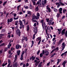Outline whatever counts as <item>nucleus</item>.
<instances>
[{
    "label": "nucleus",
    "instance_id": "obj_26",
    "mask_svg": "<svg viewBox=\"0 0 67 67\" xmlns=\"http://www.w3.org/2000/svg\"><path fill=\"white\" fill-rule=\"evenodd\" d=\"M31 11H27V14H29L30 15H31Z\"/></svg>",
    "mask_w": 67,
    "mask_h": 67
},
{
    "label": "nucleus",
    "instance_id": "obj_54",
    "mask_svg": "<svg viewBox=\"0 0 67 67\" xmlns=\"http://www.w3.org/2000/svg\"><path fill=\"white\" fill-rule=\"evenodd\" d=\"M9 14V13H7L6 14V18H7V17H8V15Z\"/></svg>",
    "mask_w": 67,
    "mask_h": 67
},
{
    "label": "nucleus",
    "instance_id": "obj_52",
    "mask_svg": "<svg viewBox=\"0 0 67 67\" xmlns=\"http://www.w3.org/2000/svg\"><path fill=\"white\" fill-rule=\"evenodd\" d=\"M41 40H40L39 41V42L38 43V45H39V44H40V43H41Z\"/></svg>",
    "mask_w": 67,
    "mask_h": 67
},
{
    "label": "nucleus",
    "instance_id": "obj_45",
    "mask_svg": "<svg viewBox=\"0 0 67 67\" xmlns=\"http://www.w3.org/2000/svg\"><path fill=\"white\" fill-rule=\"evenodd\" d=\"M49 19H46V20L47 21V22H49Z\"/></svg>",
    "mask_w": 67,
    "mask_h": 67
},
{
    "label": "nucleus",
    "instance_id": "obj_11",
    "mask_svg": "<svg viewBox=\"0 0 67 67\" xmlns=\"http://www.w3.org/2000/svg\"><path fill=\"white\" fill-rule=\"evenodd\" d=\"M36 18V16L35 15L33 14L32 16V20H35Z\"/></svg>",
    "mask_w": 67,
    "mask_h": 67
},
{
    "label": "nucleus",
    "instance_id": "obj_48",
    "mask_svg": "<svg viewBox=\"0 0 67 67\" xmlns=\"http://www.w3.org/2000/svg\"><path fill=\"white\" fill-rule=\"evenodd\" d=\"M36 19H39V17L38 16H36Z\"/></svg>",
    "mask_w": 67,
    "mask_h": 67
},
{
    "label": "nucleus",
    "instance_id": "obj_5",
    "mask_svg": "<svg viewBox=\"0 0 67 67\" xmlns=\"http://www.w3.org/2000/svg\"><path fill=\"white\" fill-rule=\"evenodd\" d=\"M7 21L8 24H9V22H12V21H13V18H12L10 19H8Z\"/></svg>",
    "mask_w": 67,
    "mask_h": 67
},
{
    "label": "nucleus",
    "instance_id": "obj_62",
    "mask_svg": "<svg viewBox=\"0 0 67 67\" xmlns=\"http://www.w3.org/2000/svg\"><path fill=\"white\" fill-rule=\"evenodd\" d=\"M65 35L66 36H67V30H66V31Z\"/></svg>",
    "mask_w": 67,
    "mask_h": 67
},
{
    "label": "nucleus",
    "instance_id": "obj_41",
    "mask_svg": "<svg viewBox=\"0 0 67 67\" xmlns=\"http://www.w3.org/2000/svg\"><path fill=\"white\" fill-rule=\"evenodd\" d=\"M24 7L25 9H28V8H29V7H28V6H27L25 7V5H24Z\"/></svg>",
    "mask_w": 67,
    "mask_h": 67
},
{
    "label": "nucleus",
    "instance_id": "obj_35",
    "mask_svg": "<svg viewBox=\"0 0 67 67\" xmlns=\"http://www.w3.org/2000/svg\"><path fill=\"white\" fill-rule=\"evenodd\" d=\"M53 9L54 12H57V9L55 8H54Z\"/></svg>",
    "mask_w": 67,
    "mask_h": 67
},
{
    "label": "nucleus",
    "instance_id": "obj_17",
    "mask_svg": "<svg viewBox=\"0 0 67 67\" xmlns=\"http://www.w3.org/2000/svg\"><path fill=\"white\" fill-rule=\"evenodd\" d=\"M44 54L45 55H47L49 54V52H48V51H44Z\"/></svg>",
    "mask_w": 67,
    "mask_h": 67
},
{
    "label": "nucleus",
    "instance_id": "obj_27",
    "mask_svg": "<svg viewBox=\"0 0 67 67\" xmlns=\"http://www.w3.org/2000/svg\"><path fill=\"white\" fill-rule=\"evenodd\" d=\"M32 44L31 46V48L32 47V46H33V45H34V41H32Z\"/></svg>",
    "mask_w": 67,
    "mask_h": 67
},
{
    "label": "nucleus",
    "instance_id": "obj_20",
    "mask_svg": "<svg viewBox=\"0 0 67 67\" xmlns=\"http://www.w3.org/2000/svg\"><path fill=\"white\" fill-rule=\"evenodd\" d=\"M18 23H19V21L18 20L15 21V25H18Z\"/></svg>",
    "mask_w": 67,
    "mask_h": 67
},
{
    "label": "nucleus",
    "instance_id": "obj_13",
    "mask_svg": "<svg viewBox=\"0 0 67 67\" xmlns=\"http://www.w3.org/2000/svg\"><path fill=\"white\" fill-rule=\"evenodd\" d=\"M48 5H47V10H48V12H51V9H50V8L48 7Z\"/></svg>",
    "mask_w": 67,
    "mask_h": 67
},
{
    "label": "nucleus",
    "instance_id": "obj_58",
    "mask_svg": "<svg viewBox=\"0 0 67 67\" xmlns=\"http://www.w3.org/2000/svg\"><path fill=\"white\" fill-rule=\"evenodd\" d=\"M14 48H11V50L12 51H13V50H14Z\"/></svg>",
    "mask_w": 67,
    "mask_h": 67
},
{
    "label": "nucleus",
    "instance_id": "obj_3",
    "mask_svg": "<svg viewBox=\"0 0 67 67\" xmlns=\"http://www.w3.org/2000/svg\"><path fill=\"white\" fill-rule=\"evenodd\" d=\"M47 2V1L46 0H44V1H42L41 2V3L42 5H45V4L46 3V2Z\"/></svg>",
    "mask_w": 67,
    "mask_h": 67
},
{
    "label": "nucleus",
    "instance_id": "obj_9",
    "mask_svg": "<svg viewBox=\"0 0 67 67\" xmlns=\"http://www.w3.org/2000/svg\"><path fill=\"white\" fill-rule=\"evenodd\" d=\"M16 33L17 35H19L20 34V30L19 29H18L16 30Z\"/></svg>",
    "mask_w": 67,
    "mask_h": 67
},
{
    "label": "nucleus",
    "instance_id": "obj_4",
    "mask_svg": "<svg viewBox=\"0 0 67 67\" xmlns=\"http://www.w3.org/2000/svg\"><path fill=\"white\" fill-rule=\"evenodd\" d=\"M53 21V18H51V20H49L48 22V23L49 25H51L52 22Z\"/></svg>",
    "mask_w": 67,
    "mask_h": 67
},
{
    "label": "nucleus",
    "instance_id": "obj_64",
    "mask_svg": "<svg viewBox=\"0 0 67 67\" xmlns=\"http://www.w3.org/2000/svg\"><path fill=\"white\" fill-rule=\"evenodd\" d=\"M34 62L35 63H37L38 61H37V60H34Z\"/></svg>",
    "mask_w": 67,
    "mask_h": 67
},
{
    "label": "nucleus",
    "instance_id": "obj_60",
    "mask_svg": "<svg viewBox=\"0 0 67 67\" xmlns=\"http://www.w3.org/2000/svg\"><path fill=\"white\" fill-rule=\"evenodd\" d=\"M54 51H55L54 49L51 52V53H53V52H54Z\"/></svg>",
    "mask_w": 67,
    "mask_h": 67
},
{
    "label": "nucleus",
    "instance_id": "obj_30",
    "mask_svg": "<svg viewBox=\"0 0 67 67\" xmlns=\"http://www.w3.org/2000/svg\"><path fill=\"white\" fill-rule=\"evenodd\" d=\"M37 29H34V33H37Z\"/></svg>",
    "mask_w": 67,
    "mask_h": 67
},
{
    "label": "nucleus",
    "instance_id": "obj_7",
    "mask_svg": "<svg viewBox=\"0 0 67 67\" xmlns=\"http://www.w3.org/2000/svg\"><path fill=\"white\" fill-rule=\"evenodd\" d=\"M65 29L63 30L61 33V34L62 35H63L64 34H65Z\"/></svg>",
    "mask_w": 67,
    "mask_h": 67
},
{
    "label": "nucleus",
    "instance_id": "obj_49",
    "mask_svg": "<svg viewBox=\"0 0 67 67\" xmlns=\"http://www.w3.org/2000/svg\"><path fill=\"white\" fill-rule=\"evenodd\" d=\"M24 38H22V40H21V41H22V42H23V41H24V40H25V38H24Z\"/></svg>",
    "mask_w": 67,
    "mask_h": 67
},
{
    "label": "nucleus",
    "instance_id": "obj_53",
    "mask_svg": "<svg viewBox=\"0 0 67 67\" xmlns=\"http://www.w3.org/2000/svg\"><path fill=\"white\" fill-rule=\"evenodd\" d=\"M4 36V34H1L0 35V36L1 37L2 36Z\"/></svg>",
    "mask_w": 67,
    "mask_h": 67
},
{
    "label": "nucleus",
    "instance_id": "obj_31",
    "mask_svg": "<svg viewBox=\"0 0 67 67\" xmlns=\"http://www.w3.org/2000/svg\"><path fill=\"white\" fill-rule=\"evenodd\" d=\"M59 49V48H58L57 47L56 48L54 49V51H58Z\"/></svg>",
    "mask_w": 67,
    "mask_h": 67
},
{
    "label": "nucleus",
    "instance_id": "obj_47",
    "mask_svg": "<svg viewBox=\"0 0 67 67\" xmlns=\"http://www.w3.org/2000/svg\"><path fill=\"white\" fill-rule=\"evenodd\" d=\"M56 5H57V4H58V7H59L60 6V5L59 4V3H56Z\"/></svg>",
    "mask_w": 67,
    "mask_h": 67
},
{
    "label": "nucleus",
    "instance_id": "obj_61",
    "mask_svg": "<svg viewBox=\"0 0 67 67\" xmlns=\"http://www.w3.org/2000/svg\"><path fill=\"white\" fill-rule=\"evenodd\" d=\"M35 38V36H33L32 38V40H34Z\"/></svg>",
    "mask_w": 67,
    "mask_h": 67
},
{
    "label": "nucleus",
    "instance_id": "obj_36",
    "mask_svg": "<svg viewBox=\"0 0 67 67\" xmlns=\"http://www.w3.org/2000/svg\"><path fill=\"white\" fill-rule=\"evenodd\" d=\"M20 7H21L20 5H19L17 6V10H19V8H20Z\"/></svg>",
    "mask_w": 67,
    "mask_h": 67
},
{
    "label": "nucleus",
    "instance_id": "obj_38",
    "mask_svg": "<svg viewBox=\"0 0 67 67\" xmlns=\"http://www.w3.org/2000/svg\"><path fill=\"white\" fill-rule=\"evenodd\" d=\"M7 3V1H5L4 2L3 4V6L5 5V4L6 3Z\"/></svg>",
    "mask_w": 67,
    "mask_h": 67
},
{
    "label": "nucleus",
    "instance_id": "obj_63",
    "mask_svg": "<svg viewBox=\"0 0 67 67\" xmlns=\"http://www.w3.org/2000/svg\"><path fill=\"white\" fill-rule=\"evenodd\" d=\"M34 26H36V23H35L34 25Z\"/></svg>",
    "mask_w": 67,
    "mask_h": 67
},
{
    "label": "nucleus",
    "instance_id": "obj_55",
    "mask_svg": "<svg viewBox=\"0 0 67 67\" xmlns=\"http://www.w3.org/2000/svg\"><path fill=\"white\" fill-rule=\"evenodd\" d=\"M23 56H21V58H20L21 60H23Z\"/></svg>",
    "mask_w": 67,
    "mask_h": 67
},
{
    "label": "nucleus",
    "instance_id": "obj_8",
    "mask_svg": "<svg viewBox=\"0 0 67 67\" xmlns=\"http://www.w3.org/2000/svg\"><path fill=\"white\" fill-rule=\"evenodd\" d=\"M8 63H9L8 65L7 66V67H9L10 66V65H11V60L10 59L8 60Z\"/></svg>",
    "mask_w": 67,
    "mask_h": 67
},
{
    "label": "nucleus",
    "instance_id": "obj_43",
    "mask_svg": "<svg viewBox=\"0 0 67 67\" xmlns=\"http://www.w3.org/2000/svg\"><path fill=\"white\" fill-rule=\"evenodd\" d=\"M37 16H40V14L38 13L37 14Z\"/></svg>",
    "mask_w": 67,
    "mask_h": 67
},
{
    "label": "nucleus",
    "instance_id": "obj_18",
    "mask_svg": "<svg viewBox=\"0 0 67 67\" xmlns=\"http://www.w3.org/2000/svg\"><path fill=\"white\" fill-rule=\"evenodd\" d=\"M63 41V39L62 38L61 39L60 41H59V45H60V44L62 42V41Z\"/></svg>",
    "mask_w": 67,
    "mask_h": 67
},
{
    "label": "nucleus",
    "instance_id": "obj_6",
    "mask_svg": "<svg viewBox=\"0 0 67 67\" xmlns=\"http://www.w3.org/2000/svg\"><path fill=\"white\" fill-rule=\"evenodd\" d=\"M59 3H60V5L63 6L64 5V4L62 3V2H63V0H59Z\"/></svg>",
    "mask_w": 67,
    "mask_h": 67
},
{
    "label": "nucleus",
    "instance_id": "obj_37",
    "mask_svg": "<svg viewBox=\"0 0 67 67\" xmlns=\"http://www.w3.org/2000/svg\"><path fill=\"white\" fill-rule=\"evenodd\" d=\"M29 66V64L28 63H27L26 64V67H28Z\"/></svg>",
    "mask_w": 67,
    "mask_h": 67
},
{
    "label": "nucleus",
    "instance_id": "obj_2",
    "mask_svg": "<svg viewBox=\"0 0 67 67\" xmlns=\"http://www.w3.org/2000/svg\"><path fill=\"white\" fill-rule=\"evenodd\" d=\"M62 49L61 51V52H62V51L64 49V48H65V43L64 42L62 44Z\"/></svg>",
    "mask_w": 67,
    "mask_h": 67
},
{
    "label": "nucleus",
    "instance_id": "obj_1",
    "mask_svg": "<svg viewBox=\"0 0 67 67\" xmlns=\"http://www.w3.org/2000/svg\"><path fill=\"white\" fill-rule=\"evenodd\" d=\"M17 59V55H15V59L14 62V63H15L13 65V67H17L18 66V62L16 61Z\"/></svg>",
    "mask_w": 67,
    "mask_h": 67
},
{
    "label": "nucleus",
    "instance_id": "obj_42",
    "mask_svg": "<svg viewBox=\"0 0 67 67\" xmlns=\"http://www.w3.org/2000/svg\"><path fill=\"white\" fill-rule=\"evenodd\" d=\"M40 50H39L38 51V52H37V55H39V54H40Z\"/></svg>",
    "mask_w": 67,
    "mask_h": 67
},
{
    "label": "nucleus",
    "instance_id": "obj_32",
    "mask_svg": "<svg viewBox=\"0 0 67 67\" xmlns=\"http://www.w3.org/2000/svg\"><path fill=\"white\" fill-rule=\"evenodd\" d=\"M60 16V14L59 13H58L57 15V18H59Z\"/></svg>",
    "mask_w": 67,
    "mask_h": 67
},
{
    "label": "nucleus",
    "instance_id": "obj_46",
    "mask_svg": "<svg viewBox=\"0 0 67 67\" xmlns=\"http://www.w3.org/2000/svg\"><path fill=\"white\" fill-rule=\"evenodd\" d=\"M43 22H44V20H41L40 22L42 23V24H43Z\"/></svg>",
    "mask_w": 67,
    "mask_h": 67
},
{
    "label": "nucleus",
    "instance_id": "obj_57",
    "mask_svg": "<svg viewBox=\"0 0 67 67\" xmlns=\"http://www.w3.org/2000/svg\"><path fill=\"white\" fill-rule=\"evenodd\" d=\"M51 24L52 25H54V22H52L51 23Z\"/></svg>",
    "mask_w": 67,
    "mask_h": 67
},
{
    "label": "nucleus",
    "instance_id": "obj_33",
    "mask_svg": "<svg viewBox=\"0 0 67 67\" xmlns=\"http://www.w3.org/2000/svg\"><path fill=\"white\" fill-rule=\"evenodd\" d=\"M46 33L48 36H49V34L47 33V30H46Z\"/></svg>",
    "mask_w": 67,
    "mask_h": 67
},
{
    "label": "nucleus",
    "instance_id": "obj_40",
    "mask_svg": "<svg viewBox=\"0 0 67 67\" xmlns=\"http://www.w3.org/2000/svg\"><path fill=\"white\" fill-rule=\"evenodd\" d=\"M50 63H51V62H48V63H47V66H49V64H50Z\"/></svg>",
    "mask_w": 67,
    "mask_h": 67
},
{
    "label": "nucleus",
    "instance_id": "obj_14",
    "mask_svg": "<svg viewBox=\"0 0 67 67\" xmlns=\"http://www.w3.org/2000/svg\"><path fill=\"white\" fill-rule=\"evenodd\" d=\"M19 47H20V48H21V46L20 45H19L18 44L16 45V49H19Z\"/></svg>",
    "mask_w": 67,
    "mask_h": 67
},
{
    "label": "nucleus",
    "instance_id": "obj_21",
    "mask_svg": "<svg viewBox=\"0 0 67 67\" xmlns=\"http://www.w3.org/2000/svg\"><path fill=\"white\" fill-rule=\"evenodd\" d=\"M31 59H32V60H34L35 59V58L33 56H32L31 57V58H30V60H31Z\"/></svg>",
    "mask_w": 67,
    "mask_h": 67
},
{
    "label": "nucleus",
    "instance_id": "obj_28",
    "mask_svg": "<svg viewBox=\"0 0 67 67\" xmlns=\"http://www.w3.org/2000/svg\"><path fill=\"white\" fill-rule=\"evenodd\" d=\"M29 29H30V27H29V26L27 25V31H29Z\"/></svg>",
    "mask_w": 67,
    "mask_h": 67
},
{
    "label": "nucleus",
    "instance_id": "obj_44",
    "mask_svg": "<svg viewBox=\"0 0 67 67\" xmlns=\"http://www.w3.org/2000/svg\"><path fill=\"white\" fill-rule=\"evenodd\" d=\"M24 52H22L21 55V56H23V55H24Z\"/></svg>",
    "mask_w": 67,
    "mask_h": 67
},
{
    "label": "nucleus",
    "instance_id": "obj_51",
    "mask_svg": "<svg viewBox=\"0 0 67 67\" xmlns=\"http://www.w3.org/2000/svg\"><path fill=\"white\" fill-rule=\"evenodd\" d=\"M13 19H14V20H18V18H15V17H14L13 18Z\"/></svg>",
    "mask_w": 67,
    "mask_h": 67
},
{
    "label": "nucleus",
    "instance_id": "obj_15",
    "mask_svg": "<svg viewBox=\"0 0 67 67\" xmlns=\"http://www.w3.org/2000/svg\"><path fill=\"white\" fill-rule=\"evenodd\" d=\"M63 10V8H60L59 9V12L60 13H62V10Z\"/></svg>",
    "mask_w": 67,
    "mask_h": 67
},
{
    "label": "nucleus",
    "instance_id": "obj_29",
    "mask_svg": "<svg viewBox=\"0 0 67 67\" xmlns=\"http://www.w3.org/2000/svg\"><path fill=\"white\" fill-rule=\"evenodd\" d=\"M19 23H20V25L21 26V25H23V23H22V22L21 20L19 21Z\"/></svg>",
    "mask_w": 67,
    "mask_h": 67
},
{
    "label": "nucleus",
    "instance_id": "obj_39",
    "mask_svg": "<svg viewBox=\"0 0 67 67\" xmlns=\"http://www.w3.org/2000/svg\"><path fill=\"white\" fill-rule=\"evenodd\" d=\"M66 11H67L66 9H64L63 10V12L64 13H65L66 12Z\"/></svg>",
    "mask_w": 67,
    "mask_h": 67
},
{
    "label": "nucleus",
    "instance_id": "obj_23",
    "mask_svg": "<svg viewBox=\"0 0 67 67\" xmlns=\"http://www.w3.org/2000/svg\"><path fill=\"white\" fill-rule=\"evenodd\" d=\"M42 62H40L38 65V67H42Z\"/></svg>",
    "mask_w": 67,
    "mask_h": 67
},
{
    "label": "nucleus",
    "instance_id": "obj_16",
    "mask_svg": "<svg viewBox=\"0 0 67 67\" xmlns=\"http://www.w3.org/2000/svg\"><path fill=\"white\" fill-rule=\"evenodd\" d=\"M66 64V61H64L62 64V65H63V66L64 67H65V64Z\"/></svg>",
    "mask_w": 67,
    "mask_h": 67
},
{
    "label": "nucleus",
    "instance_id": "obj_24",
    "mask_svg": "<svg viewBox=\"0 0 67 67\" xmlns=\"http://www.w3.org/2000/svg\"><path fill=\"white\" fill-rule=\"evenodd\" d=\"M38 40L39 41H41V38H40V37H38L37 38V39H36V41H38V40Z\"/></svg>",
    "mask_w": 67,
    "mask_h": 67
},
{
    "label": "nucleus",
    "instance_id": "obj_19",
    "mask_svg": "<svg viewBox=\"0 0 67 67\" xmlns=\"http://www.w3.org/2000/svg\"><path fill=\"white\" fill-rule=\"evenodd\" d=\"M20 52H21V51H20V50H18L17 51V53L18 56H19V55L20 54Z\"/></svg>",
    "mask_w": 67,
    "mask_h": 67
},
{
    "label": "nucleus",
    "instance_id": "obj_12",
    "mask_svg": "<svg viewBox=\"0 0 67 67\" xmlns=\"http://www.w3.org/2000/svg\"><path fill=\"white\" fill-rule=\"evenodd\" d=\"M57 60L58 61L57 63V65H58L59 62H60L62 60V59H58Z\"/></svg>",
    "mask_w": 67,
    "mask_h": 67
},
{
    "label": "nucleus",
    "instance_id": "obj_10",
    "mask_svg": "<svg viewBox=\"0 0 67 67\" xmlns=\"http://www.w3.org/2000/svg\"><path fill=\"white\" fill-rule=\"evenodd\" d=\"M44 50H43L42 53H41L40 54V57H42L43 56V55L44 54Z\"/></svg>",
    "mask_w": 67,
    "mask_h": 67
},
{
    "label": "nucleus",
    "instance_id": "obj_34",
    "mask_svg": "<svg viewBox=\"0 0 67 67\" xmlns=\"http://www.w3.org/2000/svg\"><path fill=\"white\" fill-rule=\"evenodd\" d=\"M35 10L36 11H38V7H36L35 9Z\"/></svg>",
    "mask_w": 67,
    "mask_h": 67
},
{
    "label": "nucleus",
    "instance_id": "obj_22",
    "mask_svg": "<svg viewBox=\"0 0 67 67\" xmlns=\"http://www.w3.org/2000/svg\"><path fill=\"white\" fill-rule=\"evenodd\" d=\"M51 30V28H50V27H49V26H48L47 27V29H46V30H47V31H48L49 30Z\"/></svg>",
    "mask_w": 67,
    "mask_h": 67
},
{
    "label": "nucleus",
    "instance_id": "obj_56",
    "mask_svg": "<svg viewBox=\"0 0 67 67\" xmlns=\"http://www.w3.org/2000/svg\"><path fill=\"white\" fill-rule=\"evenodd\" d=\"M32 3L34 4V5H35L36 4V2H32Z\"/></svg>",
    "mask_w": 67,
    "mask_h": 67
},
{
    "label": "nucleus",
    "instance_id": "obj_59",
    "mask_svg": "<svg viewBox=\"0 0 67 67\" xmlns=\"http://www.w3.org/2000/svg\"><path fill=\"white\" fill-rule=\"evenodd\" d=\"M25 1V2H26V3H27L28 2V0H24Z\"/></svg>",
    "mask_w": 67,
    "mask_h": 67
},
{
    "label": "nucleus",
    "instance_id": "obj_50",
    "mask_svg": "<svg viewBox=\"0 0 67 67\" xmlns=\"http://www.w3.org/2000/svg\"><path fill=\"white\" fill-rule=\"evenodd\" d=\"M32 21L33 22H37V21L34 20H33Z\"/></svg>",
    "mask_w": 67,
    "mask_h": 67
},
{
    "label": "nucleus",
    "instance_id": "obj_25",
    "mask_svg": "<svg viewBox=\"0 0 67 67\" xmlns=\"http://www.w3.org/2000/svg\"><path fill=\"white\" fill-rule=\"evenodd\" d=\"M35 65V66H34H34L35 67H37V65H38V63H36Z\"/></svg>",
    "mask_w": 67,
    "mask_h": 67
}]
</instances>
